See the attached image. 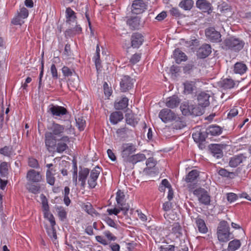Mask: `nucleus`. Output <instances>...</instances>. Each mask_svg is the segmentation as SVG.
Wrapping results in <instances>:
<instances>
[{
  "instance_id": "nucleus-7",
  "label": "nucleus",
  "mask_w": 251,
  "mask_h": 251,
  "mask_svg": "<svg viewBox=\"0 0 251 251\" xmlns=\"http://www.w3.org/2000/svg\"><path fill=\"white\" fill-rule=\"evenodd\" d=\"M199 176V172L197 170H193L189 172L188 174L183 178L185 181L187 183V187L189 190H192L195 189L198 183V178Z\"/></svg>"
},
{
  "instance_id": "nucleus-16",
  "label": "nucleus",
  "mask_w": 251,
  "mask_h": 251,
  "mask_svg": "<svg viewBox=\"0 0 251 251\" xmlns=\"http://www.w3.org/2000/svg\"><path fill=\"white\" fill-rule=\"evenodd\" d=\"M131 46L133 48H139L144 41V36L140 33L134 32L130 38Z\"/></svg>"
},
{
  "instance_id": "nucleus-48",
  "label": "nucleus",
  "mask_w": 251,
  "mask_h": 251,
  "mask_svg": "<svg viewBox=\"0 0 251 251\" xmlns=\"http://www.w3.org/2000/svg\"><path fill=\"white\" fill-rule=\"evenodd\" d=\"M44 217L50 221L51 226H54L56 223L53 215L50 213L49 211H44Z\"/></svg>"
},
{
  "instance_id": "nucleus-15",
  "label": "nucleus",
  "mask_w": 251,
  "mask_h": 251,
  "mask_svg": "<svg viewBox=\"0 0 251 251\" xmlns=\"http://www.w3.org/2000/svg\"><path fill=\"white\" fill-rule=\"evenodd\" d=\"M147 5L143 0H134L131 5V11L133 14H140L147 9Z\"/></svg>"
},
{
  "instance_id": "nucleus-10",
  "label": "nucleus",
  "mask_w": 251,
  "mask_h": 251,
  "mask_svg": "<svg viewBox=\"0 0 251 251\" xmlns=\"http://www.w3.org/2000/svg\"><path fill=\"white\" fill-rule=\"evenodd\" d=\"M135 80L128 75L122 76L120 82V89L122 92H126L131 89Z\"/></svg>"
},
{
  "instance_id": "nucleus-17",
  "label": "nucleus",
  "mask_w": 251,
  "mask_h": 251,
  "mask_svg": "<svg viewBox=\"0 0 251 251\" xmlns=\"http://www.w3.org/2000/svg\"><path fill=\"white\" fill-rule=\"evenodd\" d=\"M211 50V47L209 44H203L197 50V56L200 58H205L211 54L212 52Z\"/></svg>"
},
{
  "instance_id": "nucleus-57",
  "label": "nucleus",
  "mask_w": 251,
  "mask_h": 251,
  "mask_svg": "<svg viewBox=\"0 0 251 251\" xmlns=\"http://www.w3.org/2000/svg\"><path fill=\"white\" fill-rule=\"evenodd\" d=\"M28 165L29 167L31 168L36 169L39 168V164L38 163V161L33 157H30L28 158Z\"/></svg>"
},
{
  "instance_id": "nucleus-31",
  "label": "nucleus",
  "mask_w": 251,
  "mask_h": 251,
  "mask_svg": "<svg viewBox=\"0 0 251 251\" xmlns=\"http://www.w3.org/2000/svg\"><path fill=\"white\" fill-rule=\"evenodd\" d=\"M124 119L123 114L121 111H115L110 116V121L113 125L118 124Z\"/></svg>"
},
{
  "instance_id": "nucleus-39",
  "label": "nucleus",
  "mask_w": 251,
  "mask_h": 251,
  "mask_svg": "<svg viewBox=\"0 0 251 251\" xmlns=\"http://www.w3.org/2000/svg\"><path fill=\"white\" fill-rule=\"evenodd\" d=\"M33 183L28 182L26 184V189L28 191L34 194H37L40 193L41 186L39 184H34Z\"/></svg>"
},
{
  "instance_id": "nucleus-37",
  "label": "nucleus",
  "mask_w": 251,
  "mask_h": 251,
  "mask_svg": "<svg viewBox=\"0 0 251 251\" xmlns=\"http://www.w3.org/2000/svg\"><path fill=\"white\" fill-rule=\"evenodd\" d=\"M234 80L231 78H226L223 79L220 83V87L224 89H230L235 86Z\"/></svg>"
},
{
  "instance_id": "nucleus-24",
  "label": "nucleus",
  "mask_w": 251,
  "mask_h": 251,
  "mask_svg": "<svg viewBox=\"0 0 251 251\" xmlns=\"http://www.w3.org/2000/svg\"><path fill=\"white\" fill-rule=\"evenodd\" d=\"M90 173V170L86 168H81L78 173V180L81 182V187L85 188L86 180Z\"/></svg>"
},
{
  "instance_id": "nucleus-45",
  "label": "nucleus",
  "mask_w": 251,
  "mask_h": 251,
  "mask_svg": "<svg viewBox=\"0 0 251 251\" xmlns=\"http://www.w3.org/2000/svg\"><path fill=\"white\" fill-rule=\"evenodd\" d=\"M241 243L239 240H233L230 241L228 244V249L232 251H236L240 248Z\"/></svg>"
},
{
  "instance_id": "nucleus-5",
  "label": "nucleus",
  "mask_w": 251,
  "mask_h": 251,
  "mask_svg": "<svg viewBox=\"0 0 251 251\" xmlns=\"http://www.w3.org/2000/svg\"><path fill=\"white\" fill-rule=\"evenodd\" d=\"M62 72L65 77L74 76L73 80L69 79V84L72 85L74 88H76L79 84V77L76 74L74 69H71L67 66H64L62 67Z\"/></svg>"
},
{
  "instance_id": "nucleus-56",
  "label": "nucleus",
  "mask_w": 251,
  "mask_h": 251,
  "mask_svg": "<svg viewBox=\"0 0 251 251\" xmlns=\"http://www.w3.org/2000/svg\"><path fill=\"white\" fill-rule=\"evenodd\" d=\"M41 197L43 212L46 211H49L50 208L47 199L43 194L41 195Z\"/></svg>"
},
{
  "instance_id": "nucleus-38",
  "label": "nucleus",
  "mask_w": 251,
  "mask_h": 251,
  "mask_svg": "<svg viewBox=\"0 0 251 251\" xmlns=\"http://www.w3.org/2000/svg\"><path fill=\"white\" fill-rule=\"evenodd\" d=\"M93 60L95 62V66L97 69H100L102 67V66L101 65V61L100 59V49L99 44L97 45L96 53L95 55L93 57Z\"/></svg>"
},
{
  "instance_id": "nucleus-35",
  "label": "nucleus",
  "mask_w": 251,
  "mask_h": 251,
  "mask_svg": "<svg viewBox=\"0 0 251 251\" xmlns=\"http://www.w3.org/2000/svg\"><path fill=\"white\" fill-rule=\"evenodd\" d=\"M206 133L197 131L192 134V137L196 143H201L204 142L207 137Z\"/></svg>"
},
{
  "instance_id": "nucleus-58",
  "label": "nucleus",
  "mask_w": 251,
  "mask_h": 251,
  "mask_svg": "<svg viewBox=\"0 0 251 251\" xmlns=\"http://www.w3.org/2000/svg\"><path fill=\"white\" fill-rule=\"evenodd\" d=\"M141 57V53H136L132 55L131 58L130 59L129 62L134 65L138 62Z\"/></svg>"
},
{
  "instance_id": "nucleus-53",
  "label": "nucleus",
  "mask_w": 251,
  "mask_h": 251,
  "mask_svg": "<svg viewBox=\"0 0 251 251\" xmlns=\"http://www.w3.org/2000/svg\"><path fill=\"white\" fill-rule=\"evenodd\" d=\"M202 114V111L201 108L197 106L191 105L190 115L198 116Z\"/></svg>"
},
{
  "instance_id": "nucleus-22",
  "label": "nucleus",
  "mask_w": 251,
  "mask_h": 251,
  "mask_svg": "<svg viewBox=\"0 0 251 251\" xmlns=\"http://www.w3.org/2000/svg\"><path fill=\"white\" fill-rule=\"evenodd\" d=\"M128 99L126 96L122 97L120 99L117 100L114 104V108L116 110H124L128 105Z\"/></svg>"
},
{
  "instance_id": "nucleus-52",
  "label": "nucleus",
  "mask_w": 251,
  "mask_h": 251,
  "mask_svg": "<svg viewBox=\"0 0 251 251\" xmlns=\"http://www.w3.org/2000/svg\"><path fill=\"white\" fill-rule=\"evenodd\" d=\"M171 184L167 179H164L162 180L159 187V190L161 192L165 191V188H171Z\"/></svg>"
},
{
  "instance_id": "nucleus-14",
  "label": "nucleus",
  "mask_w": 251,
  "mask_h": 251,
  "mask_svg": "<svg viewBox=\"0 0 251 251\" xmlns=\"http://www.w3.org/2000/svg\"><path fill=\"white\" fill-rule=\"evenodd\" d=\"M26 178L29 183H40L43 180V176L40 172L30 169L27 172Z\"/></svg>"
},
{
  "instance_id": "nucleus-23",
  "label": "nucleus",
  "mask_w": 251,
  "mask_h": 251,
  "mask_svg": "<svg viewBox=\"0 0 251 251\" xmlns=\"http://www.w3.org/2000/svg\"><path fill=\"white\" fill-rule=\"evenodd\" d=\"M146 159V157L144 154L139 153L132 155L125 162V163H130L134 166L138 162H142L145 160Z\"/></svg>"
},
{
  "instance_id": "nucleus-2",
  "label": "nucleus",
  "mask_w": 251,
  "mask_h": 251,
  "mask_svg": "<svg viewBox=\"0 0 251 251\" xmlns=\"http://www.w3.org/2000/svg\"><path fill=\"white\" fill-rule=\"evenodd\" d=\"M245 42L239 38L234 37H230L225 39L222 44L223 49L227 50H230L235 52H238L244 47Z\"/></svg>"
},
{
  "instance_id": "nucleus-21",
  "label": "nucleus",
  "mask_w": 251,
  "mask_h": 251,
  "mask_svg": "<svg viewBox=\"0 0 251 251\" xmlns=\"http://www.w3.org/2000/svg\"><path fill=\"white\" fill-rule=\"evenodd\" d=\"M171 125L173 129H181L186 126V123L185 119L183 117H179L177 114L176 115V118L173 120Z\"/></svg>"
},
{
  "instance_id": "nucleus-46",
  "label": "nucleus",
  "mask_w": 251,
  "mask_h": 251,
  "mask_svg": "<svg viewBox=\"0 0 251 251\" xmlns=\"http://www.w3.org/2000/svg\"><path fill=\"white\" fill-rule=\"evenodd\" d=\"M172 231L175 234H178V236L182 235V227L178 223H174L172 225Z\"/></svg>"
},
{
  "instance_id": "nucleus-55",
  "label": "nucleus",
  "mask_w": 251,
  "mask_h": 251,
  "mask_svg": "<svg viewBox=\"0 0 251 251\" xmlns=\"http://www.w3.org/2000/svg\"><path fill=\"white\" fill-rule=\"evenodd\" d=\"M129 131V129L126 126H125L123 127H121L118 128L116 130V134L119 137H124Z\"/></svg>"
},
{
  "instance_id": "nucleus-34",
  "label": "nucleus",
  "mask_w": 251,
  "mask_h": 251,
  "mask_svg": "<svg viewBox=\"0 0 251 251\" xmlns=\"http://www.w3.org/2000/svg\"><path fill=\"white\" fill-rule=\"evenodd\" d=\"M129 206L122 207L121 206H118V208H114L113 209H108L107 210V212L110 215L112 214H114L115 215H118V214L120 212V211H122L123 212L124 215H126L127 214V211L129 210Z\"/></svg>"
},
{
  "instance_id": "nucleus-42",
  "label": "nucleus",
  "mask_w": 251,
  "mask_h": 251,
  "mask_svg": "<svg viewBox=\"0 0 251 251\" xmlns=\"http://www.w3.org/2000/svg\"><path fill=\"white\" fill-rule=\"evenodd\" d=\"M184 93L185 94H191L195 87V83L193 81H186L183 83Z\"/></svg>"
},
{
  "instance_id": "nucleus-30",
  "label": "nucleus",
  "mask_w": 251,
  "mask_h": 251,
  "mask_svg": "<svg viewBox=\"0 0 251 251\" xmlns=\"http://www.w3.org/2000/svg\"><path fill=\"white\" fill-rule=\"evenodd\" d=\"M174 58L177 64H180L182 61L187 60V57L186 54L179 49H176L174 52Z\"/></svg>"
},
{
  "instance_id": "nucleus-20",
  "label": "nucleus",
  "mask_w": 251,
  "mask_h": 251,
  "mask_svg": "<svg viewBox=\"0 0 251 251\" xmlns=\"http://www.w3.org/2000/svg\"><path fill=\"white\" fill-rule=\"evenodd\" d=\"M210 95L205 92H201L197 96V100L199 105L205 107L210 104Z\"/></svg>"
},
{
  "instance_id": "nucleus-25",
  "label": "nucleus",
  "mask_w": 251,
  "mask_h": 251,
  "mask_svg": "<svg viewBox=\"0 0 251 251\" xmlns=\"http://www.w3.org/2000/svg\"><path fill=\"white\" fill-rule=\"evenodd\" d=\"M140 19L139 17H134L128 19L126 23L131 29H139L142 26Z\"/></svg>"
},
{
  "instance_id": "nucleus-44",
  "label": "nucleus",
  "mask_w": 251,
  "mask_h": 251,
  "mask_svg": "<svg viewBox=\"0 0 251 251\" xmlns=\"http://www.w3.org/2000/svg\"><path fill=\"white\" fill-rule=\"evenodd\" d=\"M67 22L71 21L72 20H75L76 17L75 12L70 8L68 7L66 10Z\"/></svg>"
},
{
  "instance_id": "nucleus-60",
  "label": "nucleus",
  "mask_w": 251,
  "mask_h": 251,
  "mask_svg": "<svg viewBox=\"0 0 251 251\" xmlns=\"http://www.w3.org/2000/svg\"><path fill=\"white\" fill-rule=\"evenodd\" d=\"M156 161L153 157L149 158L146 161V165L147 166L146 169L149 170L153 168L156 165Z\"/></svg>"
},
{
  "instance_id": "nucleus-50",
  "label": "nucleus",
  "mask_w": 251,
  "mask_h": 251,
  "mask_svg": "<svg viewBox=\"0 0 251 251\" xmlns=\"http://www.w3.org/2000/svg\"><path fill=\"white\" fill-rule=\"evenodd\" d=\"M76 126L80 131L83 130L85 126V121L83 117H78L75 119Z\"/></svg>"
},
{
  "instance_id": "nucleus-59",
  "label": "nucleus",
  "mask_w": 251,
  "mask_h": 251,
  "mask_svg": "<svg viewBox=\"0 0 251 251\" xmlns=\"http://www.w3.org/2000/svg\"><path fill=\"white\" fill-rule=\"evenodd\" d=\"M46 229L47 233L50 237L55 239L57 238V235L54 226H51V227L47 228Z\"/></svg>"
},
{
  "instance_id": "nucleus-41",
  "label": "nucleus",
  "mask_w": 251,
  "mask_h": 251,
  "mask_svg": "<svg viewBox=\"0 0 251 251\" xmlns=\"http://www.w3.org/2000/svg\"><path fill=\"white\" fill-rule=\"evenodd\" d=\"M82 208L89 215L92 216H93L94 214L96 215H99V213L93 207L92 205L89 202L83 204L82 206Z\"/></svg>"
},
{
  "instance_id": "nucleus-36",
  "label": "nucleus",
  "mask_w": 251,
  "mask_h": 251,
  "mask_svg": "<svg viewBox=\"0 0 251 251\" xmlns=\"http://www.w3.org/2000/svg\"><path fill=\"white\" fill-rule=\"evenodd\" d=\"M125 195L121 190H118L116 193V200L118 206L122 207L129 206L125 203Z\"/></svg>"
},
{
  "instance_id": "nucleus-8",
  "label": "nucleus",
  "mask_w": 251,
  "mask_h": 251,
  "mask_svg": "<svg viewBox=\"0 0 251 251\" xmlns=\"http://www.w3.org/2000/svg\"><path fill=\"white\" fill-rule=\"evenodd\" d=\"M48 112L50 113L51 116L55 118H60L68 114L67 109L63 106L51 104L49 106Z\"/></svg>"
},
{
  "instance_id": "nucleus-61",
  "label": "nucleus",
  "mask_w": 251,
  "mask_h": 251,
  "mask_svg": "<svg viewBox=\"0 0 251 251\" xmlns=\"http://www.w3.org/2000/svg\"><path fill=\"white\" fill-rule=\"evenodd\" d=\"M238 198V195L234 193H228L226 194L227 200L230 203L235 201Z\"/></svg>"
},
{
  "instance_id": "nucleus-40",
  "label": "nucleus",
  "mask_w": 251,
  "mask_h": 251,
  "mask_svg": "<svg viewBox=\"0 0 251 251\" xmlns=\"http://www.w3.org/2000/svg\"><path fill=\"white\" fill-rule=\"evenodd\" d=\"M193 5L194 1L192 0H182L179 2L178 6L184 10H190Z\"/></svg>"
},
{
  "instance_id": "nucleus-33",
  "label": "nucleus",
  "mask_w": 251,
  "mask_h": 251,
  "mask_svg": "<svg viewBox=\"0 0 251 251\" xmlns=\"http://www.w3.org/2000/svg\"><path fill=\"white\" fill-rule=\"evenodd\" d=\"M248 69L246 65L242 62H237L234 64L233 71L241 75L245 73Z\"/></svg>"
},
{
  "instance_id": "nucleus-43",
  "label": "nucleus",
  "mask_w": 251,
  "mask_h": 251,
  "mask_svg": "<svg viewBox=\"0 0 251 251\" xmlns=\"http://www.w3.org/2000/svg\"><path fill=\"white\" fill-rule=\"evenodd\" d=\"M53 169H48L46 172L47 182L50 185H53L55 183V178L54 175L52 174V172H55Z\"/></svg>"
},
{
  "instance_id": "nucleus-63",
  "label": "nucleus",
  "mask_w": 251,
  "mask_h": 251,
  "mask_svg": "<svg viewBox=\"0 0 251 251\" xmlns=\"http://www.w3.org/2000/svg\"><path fill=\"white\" fill-rule=\"evenodd\" d=\"M104 221L106 222V223L110 226L114 227L116 229L118 228L117 224L111 218L109 217H106L105 218Z\"/></svg>"
},
{
  "instance_id": "nucleus-28",
  "label": "nucleus",
  "mask_w": 251,
  "mask_h": 251,
  "mask_svg": "<svg viewBox=\"0 0 251 251\" xmlns=\"http://www.w3.org/2000/svg\"><path fill=\"white\" fill-rule=\"evenodd\" d=\"M222 132V128L219 126L210 125L206 129L207 135L211 136H218Z\"/></svg>"
},
{
  "instance_id": "nucleus-26",
  "label": "nucleus",
  "mask_w": 251,
  "mask_h": 251,
  "mask_svg": "<svg viewBox=\"0 0 251 251\" xmlns=\"http://www.w3.org/2000/svg\"><path fill=\"white\" fill-rule=\"evenodd\" d=\"M195 223L200 232L201 233H206L208 232V228L205 221L203 219L201 218V216L199 215L195 219Z\"/></svg>"
},
{
  "instance_id": "nucleus-18",
  "label": "nucleus",
  "mask_w": 251,
  "mask_h": 251,
  "mask_svg": "<svg viewBox=\"0 0 251 251\" xmlns=\"http://www.w3.org/2000/svg\"><path fill=\"white\" fill-rule=\"evenodd\" d=\"M224 148V145L222 144H211L209 146L211 154L217 158H221L223 156Z\"/></svg>"
},
{
  "instance_id": "nucleus-6",
  "label": "nucleus",
  "mask_w": 251,
  "mask_h": 251,
  "mask_svg": "<svg viewBox=\"0 0 251 251\" xmlns=\"http://www.w3.org/2000/svg\"><path fill=\"white\" fill-rule=\"evenodd\" d=\"M193 194L196 196L200 203L205 205H209L211 197L208 192L204 188H199L193 191Z\"/></svg>"
},
{
  "instance_id": "nucleus-62",
  "label": "nucleus",
  "mask_w": 251,
  "mask_h": 251,
  "mask_svg": "<svg viewBox=\"0 0 251 251\" xmlns=\"http://www.w3.org/2000/svg\"><path fill=\"white\" fill-rule=\"evenodd\" d=\"M50 73L52 78L54 79H57L58 78V75L57 70L54 64H52L50 67Z\"/></svg>"
},
{
  "instance_id": "nucleus-29",
  "label": "nucleus",
  "mask_w": 251,
  "mask_h": 251,
  "mask_svg": "<svg viewBox=\"0 0 251 251\" xmlns=\"http://www.w3.org/2000/svg\"><path fill=\"white\" fill-rule=\"evenodd\" d=\"M180 102V100L178 97L177 96L174 95L167 99L166 105L169 108H174L177 107Z\"/></svg>"
},
{
  "instance_id": "nucleus-12",
  "label": "nucleus",
  "mask_w": 251,
  "mask_h": 251,
  "mask_svg": "<svg viewBox=\"0 0 251 251\" xmlns=\"http://www.w3.org/2000/svg\"><path fill=\"white\" fill-rule=\"evenodd\" d=\"M206 37L211 42L218 43L222 41L221 34L213 27H209L205 30Z\"/></svg>"
},
{
  "instance_id": "nucleus-27",
  "label": "nucleus",
  "mask_w": 251,
  "mask_h": 251,
  "mask_svg": "<svg viewBox=\"0 0 251 251\" xmlns=\"http://www.w3.org/2000/svg\"><path fill=\"white\" fill-rule=\"evenodd\" d=\"M246 159L243 154L234 155L230 158L229 161V165L231 167H236L239 164L243 162L244 159Z\"/></svg>"
},
{
  "instance_id": "nucleus-11",
  "label": "nucleus",
  "mask_w": 251,
  "mask_h": 251,
  "mask_svg": "<svg viewBox=\"0 0 251 251\" xmlns=\"http://www.w3.org/2000/svg\"><path fill=\"white\" fill-rule=\"evenodd\" d=\"M101 171V169L98 166H96L91 172L88 179L89 188L93 189L97 185V179Z\"/></svg>"
},
{
  "instance_id": "nucleus-47",
  "label": "nucleus",
  "mask_w": 251,
  "mask_h": 251,
  "mask_svg": "<svg viewBox=\"0 0 251 251\" xmlns=\"http://www.w3.org/2000/svg\"><path fill=\"white\" fill-rule=\"evenodd\" d=\"M8 164L6 162H3L0 164V175L2 177L6 176L8 174Z\"/></svg>"
},
{
  "instance_id": "nucleus-1",
  "label": "nucleus",
  "mask_w": 251,
  "mask_h": 251,
  "mask_svg": "<svg viewBox=\"0 0 251 251\" xmlns=\"http://www.w3.org/2000/svg\"><path fill=\"white\" fill-rule=\"evenodd\" d=\"M49 131L45 134V143L50 147L55 145V140L57 137H62L65 130L64 126L53 122L51 126L48 127Z\"/></svg>"
},
{
  "instance_id": "nucleus-13",
  "label": "nucleus",
  "mask_w": 251,
  "mask_h": 251,
  "mask_svg": "<svg viewBox=\"0 0 251 251\" xmlns=\"http://www.w3.org/2000/svg\"><path fill=\"white\" fill-rule=\"evenodd\" d=\"M176 115V114L171 109L164 108L159 112L158 117L163 122L167 123L173 122Z\"/></svg>"
},
{
  "instance_id": "nucleus-54",
  "label": "nucleus",
  "mask_w": 251,
  "mask_h": 251,
  "mask_svg": "<svg viewBox=\"0 0 251 251\" xmlns=\"http://www.w3.org/2000/svg\"><path fill=\"white\" fill-rule=\"evenodd\" d=\"M191 105H188L187 104H182L180 108L182 114L184 115H188L190 114Z\"/></svg>"
},
{
  "instance_id": "nucleus-9",
  "label": "nucleus",
  "mask_w": 251,
  "mask_h": 251,
  "mask_svg": "<svg viewBox=\"0 0 251 251\" xmlns=\"http://www.w3.org/2000/svg\"><path fill=\"white\" fill-rule=\"evenodd\" d=\"M137 149L132 143H124L121 147V156L124 163L135 152Z\"/></svg>"
},
{
  "instance_id": "nucleus-19",
  "label": "nucleus",
  "mask_w": 251,
  "mask_h": 251,
  "mask_svg": "<svg viewBox=\"0 0 251 251\" xmlns=\"http://www.w3.org/2000/svg\"><path fill=\"white\" fill-rule=\"evenodd\" d=\"M196 6L203 12L211 13L213 10L212 4L207 0H197Z\"/></svg>"
},
{
  "instance_id": "nucleus-4",
  "label": "nucleus",
  "mask_w": 251,
  "mask_h": 251,
  "mask_svg": "<svg viewBox=\"0 0 251 251\" xmlns=\"http://www.w3.org/2000/svg\"><path fill=\"white\" fill-rule=\"evenodd\" d=\"M57 140H55V145L52 147H50L45 143V146L47 150L50 152H57L59 153H63L64 151L68 149L67 144L70 142V138L67 136H62L57 143Z\"/></svg>"
},
{
  "instance_id": "nucleus-32",
  "label": "nucleus",
  "mask_w": 251,
  "mask_h": 251,
  "mask_svg": "<svg viewBox=\"0 0 251 251\" xmlns=\"http://www.w3.org/2000/svg\"><path fill=\"white\" fill-rule=\"evenodd\" d=\"M125 119L126 123L133 127H135L138 124V120L136 115L132 112L126 114Z\"/></svg>"
},
{
  "instance_id": "nucleus-51",
  "label": "nucleus",
  "mask_w": 251,
  "mask_h": 251,
  "mask_svg": "<svg viewBox=\"0 0 251 251\" xmlns=\"http://www.w3.org/2000/svg\"><path fill=\"white\" fill-rule=\"evenodd\" d=\"M0 153L6 156H10L12 154V148L5 146L0 149Z\"/></svg>"
},
{
  "instance_id": "nucleus-64",
  "label": "nucleus",
  "mask_w": 251,
  "mask_h": 251,
  "mask_svg": "<svg viewBox=\"0 0 251 251\" xmlns=\"http://www.w3.org/2000/svg\"><path fill=\"white\" fill-rule=\"evenodd\" d=\"M104 93L106 96L109 97L112 94V90L110 87L108 86L107 82H104L103 85Z\"/></svg>"
},
{
  "instance_id": "nucleus-3",
  "label": "nucleus",
  "mask_w": 251,
  "mask_h": 251,
  "mask_svg": "<svg viewBox=\"0 0 251 251\" xmlns=\"http://www.w3.org/2000/svg\"><path fill=\"white\" fill-rule=\"evenodd\" d=\"M229 226L226 221L220 222L217 228L218 240L222 242H227L233 238L232 233L229 231Z\"/></svg>"
},
{
  "instance_id": "nucleus-49",
  "label": "nucleus",
  "mask_w": 251,
  "mask_h": 251,
  "mask_svg": "<svg viewBox=\"0 0 251 251\" xmlns=\"http://www.w3.org/2000/svg\"><path fill=\"white\" fill-rule=\"evenodd\" d=\"M58 216L61 221H64L67 218V212L63 207H58L57 209Z\"/></svg>"
}]
</instances>
